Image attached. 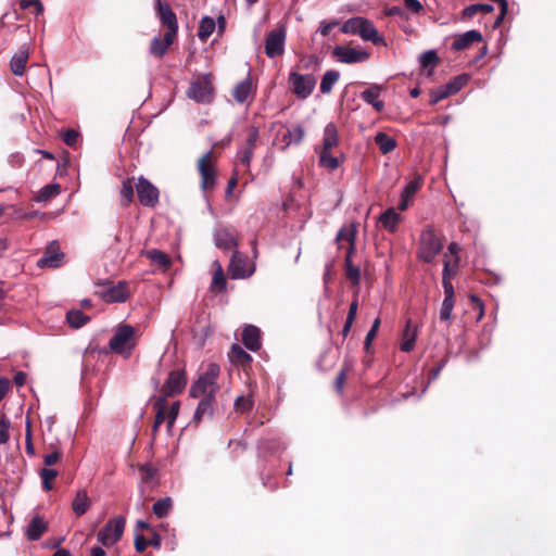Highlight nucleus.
I'll return each instance as SVG.
<instances>
[{
    "label": "nucleus",
    "instance_id": "ddd939ff",
    "mask_svg": "<svg viewBox=\"0 0 556 556\" xmlns=\"http://www.w3.org/2000/svg\"><path fill=\"white\" fill-rule=\"evenodd\" d=\"M286 29L282 26L276 27L268 33L265 40V53L268 58L281 55L285 51Z\"/></svg>",
    "mask_w": 556,
    "mask_h": 556
},
{
    "label": "nucleus",
    "instance_id": "f257e3e1",
    "mask_svg": "<svg viewBox=\"0 0 556 556\" xmlns=\"http://www.w3.org/2000/svg\"><path fill=\"white\" fill-rule=\"evenodd\" d=\"M444 238L432 225H427L420 232L416 255L418 260L430 264L442 252Z\"/></svg>",
    "mask_w": 556,
    "mask_h": 556
},
{
    "label": "nucleus",
    "instance_id": "603ef678",
    "mask_svg": "<svg viewBox=\"0 0 556 556\" xmlns=\"http://www.w3.org/2000/svg\"><path fill=\"white\" fill-rule=\"evenodd\" d=\"M421 185L422 179L420 176H417L405 186L402 194L405 195V198L413 199L416 192L421 188Z\"/></svg>",
    "mask_w": 556,
    "mask_h": 556
},
{
    "label": "nucleus",
    "instance_id": "423d86ee",
    "mask_svg": "<svg viewBox=\"0 0 556 556\" xmlns=\"http://www.w3.org/2000/svg\"><path fill=\"white\" fill-rule=\"evenodd\" d=\"M290 90L299 98H308L316 86V78L312 74L291 72L288 77Z\"/></svg>",
    "mask_w": 556,
    "mask_h": 556
},
{
    "label": "nucleus",
    "instance_id": "3c124183",
    "mask_svg": "<svg viewBox=\"0 0 556 556\" xmlns=\"http://www.w3.org/2000/svg\"><path fill=\"white\" fill-rule=\"evenodd\" d=\"M420 64L422 67H434L439 63V56L434 50H429L420 55Z\"/></svg>",
    "mask_w": 556,
    "mask_h": 556
},
{
    "label": "nucleus",
    "instance_id": "f03ea898",
    "mask_svg": "<svg viewBox=\"0 0 556 556\" xmlns=\"http://www.w3.org/2000/svg\"><path fill=\"white\" fill-rule=\"evenodd\" d=\"M220 368L217 364H210L203 375H201L197 381L190 388V395L192 397H200L205 395L215 396L219 390L217 384V378L219 376Z\"/></svg>",
    "mask_w": 556,
    "mask_h": 556
},
{
    "label": "nucleus",
    "instance_id": "a878e982",
    "mask_svg": "<svg viewBox=\"0 0 556 556\" xmlns=\"http://www.w3.org/2000/svg\"><path fill=\"white\" fill-rule=\"evenodd\" d=\"M216 247L223 250H231L238 245V240L229 229H219L215 236Z\"/></svg>",
    "mask_w": 556,
    "mask_h": 556
},
{
    "label": "nucleus",
    "instance_id": "7c9ffc66",
    "mask_svg": "<svg viewBox=\"0 0 556 556\" xmlns=\"http://www.w3.org/2000/svg\"><path fill=\"white\" fill-rule=\"evenodd\" d=\"M28 56L27 50H20L12 56L10 67L14 75L22 76L24 74Z\"/></svg>",
    "mask_w": 556,
    "mask_h": 556
},
{
    "label": "nucleus",
    "instance_id": "473e14b6",
    "mask_svg": "<svg viewBox=\"0 0 556 556\" xmlns=\"http://www.w3.org/2000/svg\"><path fill=\"white\" fill-rule=\"evenodd\" d=\"M216 28V22L210 16H203L199 23L198 37L206 42Z\"/></svg>",
    "mask_w": 556,
    "mask_h": 556
},
{
    "label": "nucleus",
    "instance_id": "5701e85b",
    "mask_svg": "<svg viewBox=\"0 0 556 556\" xmlns=\"http://www.w3.org/2000/svg\"><path fill=\"white\" fill-rule=\"evenodd\" d=\"M381 87L374 85L361 93L362 99L368 104L372 105L377 112H382L384 102L379 99Z\"/></svg>",
    "mask_w": 556,
    "mask_h": 556
},
{
    "label": "nucleus",
    "instance_id": "8fccbe9b",
    "mask_svg": "<svg viewBox=\"0 0 556 556\" xmlns=\"http://www.w3.org/2000/svg\"><path fill=\"white\" fill-rule=\"evenodd\" d=\"M455 305V300L444 299L440 309V320L446 323L447 326L451 325L452 311Z\"/></svg>",
    "mask_w": 556,
    "mask_h": 556
},
{
    "label": "nucleus",
    "instance_id": "774afa93",
    "mask_svg": "<svg viewBox=\"0 0 556 556\" xmlns=\"http://www.w3.org/2000/svg\"><path fill=\"white\" fill-rule=\"evenodd\" d=\"M404 7L414 14H419L424 10L421 2L418 0H404Z\"/></svg>",
    "mask_w": 556,
    "mask_h": 556
},
{
    "label": "nucleus",
    "instance_id": "aec40b11",
    "mask_svg": "<svg viewBox=\"0 0 556 556\" xmlns=\"http://www.w3.org/2000/svg\"><path fill=\"white\" fill-rule=\"evenodd\" d=\"M201 401L194 412L192 421L194 424H199L205 416L212 417L214 414V402L215 396L212 395H205L201 396Z\"/></svg>",
    "mask_w": 556,
    "mask_h": 556
},
{
    "label": "nucleus",
    "instance_id": "20e7f679",
    "mask_svg": "<svg viewBox=\"0 0 556 556\" xmlns=\"http://www.w3.org/2000/svg\"><path fill=\"white\" fill-rule=\"evenodd\" d=\"M214 148L202 155L197 162V169L200 175V187L202 191L208 192L216 186L217 169L214 164Z\"/></svg>",
    "mask_w": 556,
    "mask_h": 556
},
{
    "label": "nucleus",
    "instance_id": "6e6d98bb",
    "mask_svg": "<svg viewBox=\"0 0 556 556\" xmlns=\"http://www.w3.org/2000/svg\"><path fill=\"white\" fill-rule=\"evenodd\" d=\"M237 412L245 413L253 408V400L251 396H238L235 401Z\"/></svg>",
    "mask_w": 556,
    "mask_h": 556
},
{
    "label": "nucleus",
    "instance_id": "37998d69",
    "mask_svg": "<svg viewBox=\"0 0 556 556\" xmlns=\"http://www.w3.org/2000/svg\"><path fill=\"white\" fill-rule=\"evenodd\" d=\"M119 194H121V199H122L121 200L122 206L123 207L129 206V204L134 201V186H132L131 179H127V180L123 181Z\"/></svg>",
    "mask_w": 556,
    "mask_h": 556
},
{
    "label": "nucleus",
    "instance_id": "a19ab883",
    "mask_svg": "<svg viewBox=\"0 0 556 556\" xmlns=\"http://www.w3.org/2000/svg\"><path fill=\"white\" fill-rule=\"evenodd\" d=\"M173 507L170 497H164L153 504L152 511L157 518H164L168 515Z\"/></svg>",
    "mask_w": 556,
    "mask_h": 556
},
{
    "label": "nucleus",
    "instance_id": "c756f323",
    "mask_svg": "<svg viewBox=\"0 0 556 556\" xmlns=\"http://www.w3.org/2000/svg\"><path fill=\"white\" fill-rule=\"evenodd\" d=\"M382 227L389 232H395L401 220L400 214L394 208H388L379 218Z\"/></svg>",
    "mask_w": 556,
    "mask_h": 556
},
{
    "label": "nucleus",
    "instance_id": "dca6fc26",
    "mask_svg": "<svg viewBox=\"0 0 556 556\" xmlns=\"http://www.w3.org/2000/svg\"><path fill=\"white\" fill-rule=\"evenodd\" d=\"M176 38H177V35H173L169 33H164L163 37H160V36L154 37L150 42V47H149L150 53L154 58H157V59L163 58L166 54L168 48L175 42Z\"/></svg>",
    "mask_w": 556,
    "mask_h": 556
},
{
    "label": "nucleus",
    "instance_id": "b1692460",
    "mask_svg": "<svg viewBox=\"0 0 556 556\" xmlns=\"http://www.w3.org/2000/svg\"><path fill=\"white\" fill-rule=\"evenodd\" d=\"M417 338V327L413 325L410 319L406 320V326L402 333L401 350L403 352H410L415 348Z\"/></svg>",
    "mask_w": 556,
    "mask_h": 556
},
{
    "label": "nucleus",
    "instance_id": "de8ad7c7",
    "mask_svg": "<svg viewBox=\"0 0 556 556\" xmlns=\"http://www.w3.org/2000/svg\"><path fill=\"white\" fill-rule=\"evenodd\" d=\"M362 23L363 17H352L343 23L341 31L343 34L358 35Z\"/></svg>",
    "mask_w": 556,
    "mask_h": 556
},
{
    "label": "nucleus",
    "instance_id": "f8f14e48",
    "mask_svg": "<svg viewBox=\"0 0 556 556\" xmlns=\"http://www.w3.org/2000/svg\"><path fill=\"white\" fill-rule=\"evenodd\" d=\"M136 190L141 205L147 207H154L159 203V189L144 177H140L138 179Z\"/></svg>",
    "mask_w": 556,
    "mask_h": 556
},
{
    "label": "nucleus",
    "instance_id": "c9c22d12",
    "mask_svg": "<svg viewBox=\"0 0 556 556\" xmlns=\"http://www.w3.org/2000/svg\"><path fill=\"white\" fill-rule=\"evenodd\" d=\"M60 184H49L42 187L35 197L37 202H48L61 193Z\"/></svg>",
    "mask_w": 556,
    "mask_h": 556
},
{
    "label": "nucleus",
    "instance_id": "9d476101",
    "mask_svg": "<svg viewBox=\"0 0 556 556\" xmlns=\"http://www.w3.org/2000/svg\"><path fill=\"white\" fill-rule=\"evenodd\" d=\"M64 256L60 243L53 240L46 247L43 255L37 261V266L39 268H59L63 264Z\"/></svg>",
    "mask_w": 556,
    "mask_h": 556
},
{
    "label": "nucleus",
    "instance_id": "864d4df0",
    "mask_svg": "<svg viewBox=\"0 0 556 556\" xmlns=\"http://www.w3.org/2000/svg\"><path fill=\"white\" fill-rule=\"evenodd\" d=\"M304 135H305V131H304V128L300 125L293 127L292 129H289L288 132L285 135V139L287 137H289V141L287 142V144H290V143H300L302 141V139L304 138Z\"/></svg>",
    "mask_w": 556,
    "mask_h": 556
},
{
    "label": "nucleus",
    "instance_id": "c03bdc74",
    "mask_svg": "<svg viewBox=\"0 0 556 556\" xmlns=\"http://www.w3.org/2000/svg\"><path fill=\"white\" fill-rule=\"evenodd\" d=\"M352 370V364L345 361L334 379V389L338 393L343 392V388L346 381L348 372Z\"/></svg>",
    "mask_w": 556,
    "mask_h": 556
},
{
    "label": "nucleus",
    "instance_id": "2f4dec72",
    "mask_svg": "<svg viewBox=\"0 0 556 556\" xmlns=\"http://www.w3.org/2000/svg\"><path fill=\"white\" fill-rule=\"evenodd\" d=\"M344 162V156H333L331 151H320L319 153V165L328 170H336Z\"/></svg>",
    "mask_w": 556,
    "mask_h": 556
},
{
    "label": "nucleus",
    "instance_id": "ea45409f",
    "mask_svg": "<svg viewBox=\"0 0 556 556\" xmlns=\"http://www.w3.org/2000/svg\"><path fill=\"white\" fill-rule=\"evenodd\" d=\"M468 76L467 75H458L454 77L451 81H448L446 85L442 86L446 94L453 96L457 93L459 90H462L465 85L468 83Z\"/></svg>",
    "mask_w": 556,
    "mask_h": 556
},
{
    "label": "nucleus",
    "instance_id": "cd10ccee",
    "mask_svg": "<svg viewBox=\"0 0 556 556\" xmlns=\"http://www.w3.org/2000/svg\"><path fill=\"white\" fill-rule=\"evenodd\" d=\"M352 255L346 254L344 258L345 278L351 282L352 287L358 289L361 282V268L352 263Z\"/></svg>",
    "mask_w": 556,
    "mask_h": 556
},
{
    "label": "nucleus",
    "instance_id": "7ed1b4c3",
    "mask_svg": "<svg viewBox=\"0 0 556 556\" xmlns=\"http://www.w3.org/2000/svg\"><path fill=\"white\" fill-rule=\"evenodd\" d=\"M136 329L128 324H121L110 339V350L119 355L128 356L135 346Z\"/></svg>",
    "mask_w": 556,
    "mask_h": 556
},
{
    "label": "nucleus",
    "instance_id": "09e8293b",
    "mask_svg": "<svg viewBox=\"0 0 556 556\" xmlns=\"http://www.w3.org/2000/svg\"><path fill=\"white\" fill-rule=\"evenodd\" d=\"M41 481H42V488L46 491H51L53 489L52 481L56 478L58 472L54 469L50 468H42L39 472Z\"/></svg>",
    "mask_w": 556,
    "mask_h": 556
},
{
    "label": "nucleus",
    "instance_id": "4d7b16f0",
    "mask_svg": "<svg viewBox=\"0 0 556 556\" xmlns=\"http://www.w3.org/2000/svg\"><path fill=\"white\" fill-rule=\"evenodd\" d=\"M460 257L459 256H448L444 254L443 257V268L447 265L450 275L456 276L459 268Z\"/></svg>",
    "mask_w": 556,
    "mask_h": 556
},
{
    "label": "nucleus",
    "instance_id": "58836bf2",
    "mask_svg": "<svg viewBox=\"0 0 556 556\" xmlns=\"http://www.w3.org/2000/svg\"><path fill=\"white\" fill-rule=\"evenodd\" d=\"M66 320L72 328L78 329L85 326L90 318L79 309H72L67 312Z\"/></svg>",
    "mask_w": 556,
    "mask_h": 556
},
{
    "label": "nucleus",
    "instance_id": "e2e57ef3",
    "mask_svg": "<svg viewBox=\"0 0 556 556\" xmlns=\"http://www.w3.org/2000/svg\"><path fill=\"white\" fill-rule=\"evenodd\" d=\"M358 309V290L354 292L353 301L350 304L346 320L355 321Z\"/></svg>",
    "mask_w": 556,
    "mask_h": 556
},
{
    "label": "nucleus",
    "instance_id": "bb28decb",
    "mask_svg": "<svg viewBox=\"0 0 556 556\" xmlns=\"http://www.w3.org/2000/svg\"><path fill=\"white\" fill-rule=\"evenodd\" d=\"M358 35L362 37V39L371 41L374 45L383 42V38L378 34L372 22L364 17Z\"/></svg>",
    "mask_w": 556,
    "mask_h": 556
},
{
    "label": "nucleus",
    "instance_id": "bf43d9fd",
    "mask_svg": "<svg viewBox=\"0 0 556 556\" xmlns=\"http://www.w3.org/2000/svg\"><path fill=\"white\" fill-rule=\"evenodd\" d=\"M25 450L29 456H35V447L31 439V425L29 420L26 421Z\"/></svg>",
    "mask_w": 556,
    "mask_h": 556
},
{
    "label": "nucleus",
    "instance_id": "6e6552de",
    "mask_svg": "<svg viewBox=\"0 0 556 556\" xmlns=\"http://www.w3.org/2000/svg\"><path fill=\"white\" fill-rule=\"evenodd\" d=\"M187 96L199 103L211 102L213 99V85L211 80L205 76L192 81L187 90Z\"/></svg>",
    "mask_w": 556,
    "mask_h": 556
},
{
    "label": "nucleus",
    "instance_id": "393cba45",
    "mask_svg": "<svg viewBox=\"0 0 556 556\" xmlns=\"http://www.w3.org/2000/svg\"><path fill=\"white\" fill-rule=\"evenodd\" d=\"M339 141L340 139L337 126L333 123L327 124L324 129L323 146L320 151H331L339 144Z\"/></svg>",
    "mask_w": 556,
    "mask_h": 556
},
{
    "label": "nucleus",
    "instance_id": "c85d7f7f",
    "mask_svg": "<svg viewBox=\"0 0 556 556\" xmlns=\"http://www.w3.org/2000/svg\"><path fill=\"white\" fill-rule=\"evenodd\" d=\"M357 229L355 225L344 226L342 227L338 235L337 241H346L349 243V248L346 254H354L355 252V238H356Z\"/></svg>",
    "mask_w": 556,
    "mask_h": 556
},
{
    "label": "nucleus",
    "instance_id": "338daca9",
    "mask_svg": "<svg viewBox=\"0 0 556 556\" xmlns=\"http://www.w3.org/2000/svg\"><path fill=\"white\" fill-rule=\"evenodd\" d=\"M448 96L444 91L442 87H439L438 89H434L430 92V100L429 103L431 105L438 104L441 100L447 98Z\"/></svg>",
    "mask_w": 556,
    "mask_h": 556
},
{
    "label": "nucleus",
    "instance_id": "4c0bfd02",
    "mask_svg": "<svg viewBox=\"0 0 556 556\" xmlns=\"http://www.w3.org/2000/svg\"><path fill=\"white\" fill-rule=\"evenodd\" d=\"M340 73L334 70L327 71L320 81V92L328 94L331 92L333 85L339 80Z\"/></svg>",
    "mask_w": 556,
    "mask_h": 556
},
{
    "label": "nucleus",
    "instance_id": "6ab92c4d",
    "mask_svg": "<svg viewBox=\"0 0 556 556\" xmlns=\"http://www.w3.org/2000/svg\"><path fill=\"white\" fill-rule=\"evenodd\" d=\"M242 342L247 349L256 352L261 349V331L253 325H248L242 331Z\"/></svg>",
    "mask_w": 556,
    "mask_h": 556
},
{
    "label": "nucleus",
    "instance_id": "79ce46f5",
    "mask_svg": "<svg viewBox=\"0 0 556 556\" xmlns=\"http://www.w3.org/2000/svg\"><path fill=\"white\" fill-rule=\"evenodd\" d=\"M217 270L214 273L211 291L215 293H220L226 290L227 281L223 271L222 266L217 263Z\"/></svg>",
    "mask_w": 556,
    "mask_h": 556
},
{
    "label": "nucleus",
    "instance_id": "0eeeda50",
    "mask_svg": "<svg viewBox=\"0 0 556 556\" xmlns=\"http://www.w3.org/2000/svg\"><path fill=\"white\" fill-rule=\"evenodd\" d=\"M102 289L97 294L106 303H121L129 298L128 283L119 281L117 285L111 282L102 283Z\"/></svg>",
    "mask_w": 556,
    "mask_h": 556
},
{
    "label": "nucleus",
    "instance_id": "13d9d810",
    "mask_svg": "<svg viewBox=\"0 0 556 556\" xmlns=\"http://www.w3.org/2000/svg\"><path fill=\"white\" fill-rule=\"evenodd\" d=\"M20 7L23 10L34 8L36 15H39L43 12V5L40 0H21Z\"/></svg>",
    "mask_w": 556,
    "mask_h": 556
},
{
    "label": "nucleus",
    "instance_id": "a18cd8bd",
    "mask_svg": "<svg viewBox=\"0 0 556 556\" xmlns=\"http://www.w3.org/2000/svg\"><path fill=\"white\" fill-rule=\"evenodd\" d=\"M448 271H450V269L446 265L442 271V286H443L444 294H445L444 299L455 300L454 287L452 283V278L454 276L450 275Z\"/></svg>",
    "mask_w": 556,
    "mask_h": 556
},
{
    "label": "nucleus",
    "instance_id": "0e129e2a",
    "mask_svg": "<svg viewBox=\"0 0 556 556\" xmlns=\"http://www.w3.org/2000/svg\"><path fill=\"white\" fill-rule=\"evenodd\" d=\"M179 408H180V403L178 401H176L169 407L168 413H166L168 428H170L174 425V422H175V420H176V418L178 416Z\"/></svg>",
    "mask_w": 556,
    "mask_h": 556
},
{
    "label": "nucleus",
    "instance_id": "9b49d317",
    "mask_svg": "<svg viewBox=\"0 0 556 556\" xmlns=\"http://www.w3.org/2000/svg\"><path fill=\"white\" fill-rule=\"evenodd\" d=\"M254 265L251 264L245 255L233 251L229 266L228 274L232 279H242L250 277L254 273Z\"/></svg>",
    "mask_w": 556,
    "mask_h": 556
},
{
    "label": "nucleus",
    "instance_id": "052dcab7",
    "mask_svg": "<svg viewBox=\"0 0 556 556\" xmlns=\"http://www.w3.org/2000/svg\"><path fill=\"white\" fill-rule=\"evenodd\" d=\"M379 326H380V319L376 318L375 321L372 323L370 330L368 331V333L366 334V338H365L364 345H365L366 351L369 350L372 340L376 338Z\"/></svg>",
    "mask_w": 556,
    "mask_h": 556
},
{
    "label": "nucleus",
    "instance_id": "f3484780",
    "mask_svg": "<svg viewBox=\"0 0 556 556\" xmlns=\"http://www.w3.org/2000/svg\"><path fill=\"white\" fill-rule=\"evenodd\" d=\"M482 41V35L479 30H468L455 37L452 49L455 51H462L468 49L475 42Z\"/></svg>",
    "mask_w": 556,
    "mask_h": 556
},
{
    "label": "nucleus",
    "instance_id": "4468645a",
    "mask_svg": "<svg viewBox=\"0 0 556 556\" xmlns=\"http://www.w3.org/2000/svg\"><path fill=\"white\" fill-rule=\"evenodd\" d=\"M187 384V377L184 370H173L169 372L165 383L162 387L163 396H174L181 393Z\"/></svg>",
    "mask_w": 556,
    "mask_h": 556
},
{
    "label": "nucleus",
    "instance_id": "e433bc0d",
    "mask_svg": "<svg viewBox=\"0 0 556 556\" xmlns=\"http://www.w3.org/2000/svg\"><path fill=\"white\" fill-rule=\"evenodd\" d=\"M89 506H90V500H89L86 491H79L76 494V496L72 503V508H73L74 513L77 516H83L84 514H86Z\"/></svg>",
    "mask_w": 556,
    "mask_h": 556
},
{
    "label": "nucleus",
    "instance_id": "39448f33",
    "mask_svg": "<svg viewBox=\"0 0 556 556\" xmlns=\"http://www.w3.org/2000/svg\"><path fill=\"white\" fill-rule=\"evenodd\" d=\"M125 525L126 519L123 516H116L110 519L98 532V541L104 546L114 545L122 538L125 530Z\"/></svg>",
    "mask_w": 556,
    "mask_h": 556
},
{
    "label": "nucleus",
    "instance_id": "72a5a7b5",
    "mask_svg": "<svg viewBox=\"0 0 556 556\" xmlns=\"http://www.w3.org/2000/svg\"><path fill=\"white\" fill-rule=\"evenodd\" d=\"M375 143L379 147L382 154H388L396 148L395 139L382 131L375 136Z\"/></svg>",
    "mask_w": 556,
    "mask_h": 556
},
{
    "label": "nucleus",
    "instance_id": "f704fd0d",
    "mask_svg": "<svg viewBox=\"0 0 556 556\" xmlns=\"http://www.w3.org/2000/svg\"><path fill=\"white\" fill-rule=\"evenodd\" d=\"M229 358L232 363L241 366H247L252 362V356L239 344H232L229 352Z\"/></svg>",
    "mask_w": 556,
    "mask_h": 556
},
{
    "label": "nucleus",
    "instance_id": "49530a36",
    "mask_svg": "<svg viewBox=\"0 0 556 556\" xmlns=\"http://www.w3.org/2000/svg\"><path fill=\"white\" fill-rule=\"evenodd\" d=\"M154 408L156 410L154 421L163 424L165 419L167 418L166 410H167V400L164 396H160L154 402Z\"/></svg>",
    "mask_w": 556,
    "mask_h": 556
},
{
    "label": "nucleus",
    "instance_id": "412c9836",
    "mask_svg": "<svg viewBox=\"0 0 556 556\" xmlns=\"http://www.w3.org/2000/svg\"><path fill=\"white\" fill-rule=\"evenodd\" d=\"M48 530V523L45 521V519L36 515L31 518L29 521L27 529H26V536L30 541H37L39 540L42 534Z\"/></svg>",
    "mask_w": 556,
    "mask_h": 556
},
{
    "label": "nucleus",
    "instance_id": "4be33fe9",
    "mask_svg": "<svg viewBox=\"0 0 556 556\" xmlns=\"http://www.w3.org/2000/svg\"><path fill=\"white\" fill-rule=\"evenodd\" d=\"M253 93L254 87L250 76L238 83L232 90L235 101L240 104L244 103Z\"/></svg>",
    "mask_w": 556,
    "mask_h": 556
},
{
    "label": "nucleus",
    "instance_id": "2eb2a0df",
    "mask_svg": "<svg viewBox=\"0 0 556 556\" xmlns=\"http://www.w3.org/2000/svg\"><path fill=\"white\" fill-rule=\"evenodd\" d=\"M332 55L336 56L338 61L346 64L364 62L369 58V53L364 50H356L343 46L334 47Z\"/></svg>",
    "mask_w": 556,
    "mask_h": 556
},
{
    "label": "nucleus",
    "instance_id": "680f3d73",
    "mask_svg": "<svg viewBox=\"0 0 556 556\" xmlns=\"http://www.w3.org/2000/svg\"><path fill=\"white\" fill-rule=\"evenodd\" d=\"M79 134L75 129H67L63 132L62 139L64 143L71 148L75 147L78 140Z\"/></svg>",
    "mask_w": 556,
    "mask_h": 556
},
{
    "label": "nucleus",
    "instance_id": "69168bd1",
    "mask_svg": "<svg viewBox=\"0 0 556 556\" xmlns=\"http://www.w3.org/2000/svg\"><path fill=\"white\" fill-rule=\"evenodd\" d=\"M253 153H254V149L252 148H247L244 147L242 149V151L239 153V160H240V163L244 166V167H249L250 166V163H251V160L253 157Z\"/></svg>",
    "mask_w": 556,
    "mask_h": 556
},
{
    "label": "nucleus",
    "instance_id": "a211bd4d",
    "mask_svg": "<svg viewBox=\"0 0 556 556\" xmlns=\"http://www.w3.org/2000/svg\"><path fill=\"white\" fill-rule=\"evenodd\" d=\"M141 255L146 256L151 261L152 265L157 266L163 271H167L173 264L170 257L157 249L142 250Z\"/></svg>",
    "mask_w": 556,
    "mask_h": 556
},
{
    "label": "nucleus",
    "instance_id": "5fc2aeb1",
    "mask_svg": "<svg viewBox=\"0 0 556 556\" xmlns=\"http://www.w3.org/2000/svg\"><path fill=\"white\" fill-rule=\"evenodd\" d=\"M10 426H11V422H10L9 418L4 414H1V416H0V444H5L9 441Z\"/></svg>",
    "mask_w": 556,
    "mask_h": 556
},
{
    "label": "nucleus",
    "instance_id": "1a4fd4ad",
    "mask_svg": "<svg viewBox=\"0 0 556 556\" xmlns=\"http://www.w3.org/2000/svg\"><path fill=\"white\" fill-rule=\"evenodd\" d=\"M154 9L161 25L166 28L165 33L177 35L178 21L169 3L163 0H156Z\"/></svg>",
    "mask_w": 556,
    "mask_h": 556
}]
</instances>
